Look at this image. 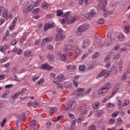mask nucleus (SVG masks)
Instances as JSON below:
<instances>
[{
    "label": "nucleus",
    "instance_id": "nucleus-1",
    "mask_svg": "<svg viewBox=\"0 0 130 130\" xmlns=\"http://www.w3.org/2000/svg\"><path fill=\"white\" fill-rule=\"evenodd\" d=\"M70 14L71 12H70L66 13V21L69 25H71L73 24V23H75L76 19V16H72Z\"/></svg>",
    "mask_w": 130,
    "mask_h": 130
},
{
    "label": "nucleus",
    "instance_id": "nucleus-2",
    "mask_svg": "<svg viewBox=\"0 0 130 130\" xmlns=\"http://www.w3.org/2000/svg\"><path fill=\"white\" fill-rule=\"evenodd\" d=\"M107 4V1L103 0L100 2V5H99V7H100L101 9H103L104 10V17H107V15H111V14H112V13H111L110 11H107V10H106L105 9H104L105 7H106Z\"/></svg>",
    "mask_w": 130,
    "mask_h": 130
},
{
    "label": "nucleus",
    "instance_id": "nucleus-3",
    "mask_svg": "<svg viewBox=\"0 0 130 130\" xmlns=\"http://www.w3.org/2000/svg\"><path fill=\"white\" fill-rule=\"evenodd\" d=\"M67 107L70 108L72 111L75 110L77 108V102L76 101L70 100L67 103Z\"/></svg>",
    "mask_w": 130,
    "mask_h": 130
},
{
    "label": "nucleus",
    "instance_id": "nucleus-4",
    "mask_svg": "<svg viewBox=\"0 0 130 130\" xmlns=\"http://www.w3.org/2000/svg\"><path fill=\"white\" fill-rule=\"evenodd\" d=\"M90 28V25L89 24H83L78 26V31L79 33L85 32L86 30H88Z\"/></svg>",
    "mask_w": 130,
    "mask_h": 130
},
{
    "label": "nucleus",
    "instance_id": "nucleus-5",
    "mask_svg": "<svg viewBox=\"0 0 130 130\" xmlns=\"http://www.w3.org/2000/svg\"><path fill=\"white\" fill-rule=\"evenodd\" d=\"M77 97H81L82 96H86V91L83 88H79L77 90V94H75Z\"/></svg>",
    "mask_w": 130,
    "mask_h": 130
},
{
    "label": "nucleus",
    "instance_id": "nucleus-6",
    "mask_svg": "<svg viewBox=\"0 0 130 130\" xmlns=\"http://www.w3.org/2000/svg\"><path fill=\"white\" fill-rule=\"evenodd\" d=\"M97 15V13L95 12V10L94 9H92L89 13H86L85 14V17L87 18V19H88V20H91L93 17H95Z\"/></svg>",
    "mask_w": 130,
    "mask_h": 130
},
{
    "label": "nucleus",
    "instance_id": "nucleus-7",
    "mask_svg": "<svg viewBox=\"0 0 130 130\" xmlns=\"http://www.w3.org/2000/svg\"><path fill=\"white\" fill-rule=\"evenodd\" d=\"M80 110L79 111L81 112L82 114H86L87 113V105L85 104H81L79 106Z\"/></svg>",
    "mask_w": 130,
    "mask_h": 130
},
{
    "label": "nucleus",
    "instance_id": "nucleus-8",
    "mask_svg": "<svg viewBox=\"0 0 130 130\" xmlns=\"http://www.w3.org/2000/svg\"><path fill=\"white\" fill-rule=\"evenodd\" d=\"M110 74V72H108L106 70H104L102 72H100L98 75L99 78H101L103 77V76H105L106 78H107L108 77L109 75Z\"/></svg>",
    "mask_w": 130,
    "mask_h": 130
},
{
    "label": "nucleus",
    "instance_id": "nucleus-9",
    "mask_svg": "<svg viewBox=\"0 0 130 130\" xmlns=\"http://www.w3.org/2000/svg\"><path fill=\"white\" fill-rule=\"evenodd\" d=\"M55 25L54 24V23H47L44 26V29L45 31H47L48 29H51L52 28H53Z\"/></svg>",
    "mask_w": 130,
    "mask_h": 130
},
{
    "label": "nucleus",
    "instance_id": "nucleus-10",
    "mask_svg": "<svg viewBox=\"0 0 130 130\" xmlns=\"http://www.w3.org/2000/svg\"><path fill=\"white\" fill-rule=\"evenodd\" d=\"M36 124H37V121L36 120H33L32 123L29 124V129L37 130Z\"/></svg>",
    "mask_w": 130,
    "mask_h": 130
},
{
    "label": "nucleus",
    "instance_id": "nucleus-11",
    "mask_svg": "<svg viewBox=\"0 0 130 130\" xmlns=\"http://www.w3.org/2000/svg\"><path fill=\"white\" fill-rule=\"evenodd\" d=\"M73 50H75V54L77 55H80L82 52H81V49L79 48L77 46H73Z\"/></svg>",
    "mask_w": 130,
    "mask_h": 130
},
{
    "label": "nucleus",
    "instance_id": "nucleus-12",
    "mask_svg": "<svg viewBox=\"0 0 130 130\" xmlns=\"http://www.w3.org/2000/svg\"><path fill=\"white\" fill-rule=\"evenodd\" d=\"M90 45V40H84L82 43V47L83 48H86V47H88Z\"/></svg>",
    "mask_w": 130,
    "mask_h": 130
},
{
    "label": "nucleus",
    "instance_id": "nucleus-13",
    "mask_svg": "<svg viewBox=\"0 0 130 130\" xmlns=\"http://www.w3.org/2000/svg\"><path fill=\"white\" fill-rule=\"evenodd\" d=\"M57 54L59 55L60 60H62V61H64L66 60V54H61V52L58 51Z\"/></svg>",
    "mask_w": 130,
    "mask_h": 130
},
{
    "label": "nucleus",
    "instance_id": "nucleus-14",
    "mask_svg": "<svg viewBox=\"0 0 130 130\" xmlns=\"http://www.w3.org/2000/svg\"><path fill=\"white\" fill-rule=\"evenodd\" d=\"M106 93H107V91L104 87L100 88L98 91L99 95H103V94H105Z\"/></svg>",
    "mask_w": 130,
    "mask_h": 130
},
{
    "label": "nucleus",
    "instance_id": "nucleus-15",
    "mask_svg": "<svg viewBox=\"0 0 130 130\" xmlns=\"http://www.w3.org/2000/svg\"><path fill=\"white\" fill-rule=\"evenodd\" d=\"M64 36L57 34L56 35L55 40L56 41H58L59 40H60L61 41L62 40H64Z\"/></svg>",
    "mask_w": 130,
    "mask_h": 130
},
{
    "label": "nucleus",
    "instance_id": "nucleus-16",
    "mask_svg": "<svg viewBox=\"0 0 130 130\" xmlns=\"http://www.w3.org/2000/svg\"><path fill=\"white\" fill-rule=\"evenodd\" d=\"M105 89L107 90V92L109 90V89L111 88V84L109 82L106 83L105 85L103 87Z\"/></svg>",
    "mask_w": 130,
    "mask_h": 130
},
{
    "label": "nucleus",
    "instance_id": "nucleus-17",
    "mask_svg": "<svg viewBox=\"0 0 130 130\" xmlns=\"http://www.w3.org/2000/svg\"><path fill=\"white\" fill-rule=\"evenodd\" d=\"M42 68L44 70H48V71H50V70L52 69V67H51V66H49L48 64L45 63L42 65Z\"/></svg>",
    "mask_w": 130,
    "mask_h": 130
},
{
    "label": "nucleus",
    "instance_id": "nucleus-18",
    "mask_svg": "<svg viewBox=\"0 0 130 130\" xmlns=\"http://www.w3.org/2000/svg\"><path fill=\"white\" fill-rule=\"evenodd\" d=\"M32 10H33V5H30L27 8V9L26 10L23 11L24 14L25 15H27V14H28V12H31V11H32Z\"/></svg>",
    "mask_w": 130,
    "mask_h": 130
},
{
    "label": "nucleus",
    "instance_id": "nucleus-19",
    "mask_svg": "<svg viewBox=\"0 0 130 130\" xmlns=\"http://www.w3.org/2000/svg\"><path fill=\"white\" fill-rule=\"evenodd\" d=\"M100 105V102H95L94 103V104H92V108L93 109H97L98 108H99Z\"/></svg>",
    "mask_w": 130,
    "mask_h": 130
},
{
    "label": "nucleus",
    "instance_id": "nucleus-20",
    "mask_svg": "<svg viewBox=\"0 0 130 130\" xmlns=\"http://www.w3.org/2000/svg\"><path fill=\"white\" fill-rule=\"evenodd\" d=\"M118 38L120 41H123L125 39L124 37V35L123 33L120 32L118 36Z\"/></svg>",
    "mask_w": 130,
    "mask_h": 130
},
{
    "label": "nucleus",
    "instance_id": "nucleus-21",
    "mask_svg": "<svg viewBox=\"0 0 130 130\" xmlns=\"http://www.w3.org/2000/svg\"><path fill=\"white\" fill-rule=\"evenodd\" d=\"M77 122V119H75L73 120L72 122L71 128L70 130H74L75 129V127H76V123Z\"/></svg>",
    "mask_w": 130,
    "mask_h": 130
},
{
    "label": "nucleus",
    "instance_id": "nucleus-22",
    "mask_svg": "<svg viewBox=\"0 0 130 130\" xmlns=\"http://www.w3.org/2000/svg\"><path fill=\"white\" fill-rule=\"evenodd\" d=\"M123 123V120L121 119V118H118L117 119V122H116V124L117 125H121Z\"/></svg>",
    "mask_w": 130,
    "mask_h": 130
},
{
    "label": "nucleus",
    "instance_id": "nucleus-23",
    "mask_svg": "<svg viewBox=\"0 0 130 130\" xmlns=\"http://www.w3.org/2000/svg\"><path fill=\"white\" fill-rule=\"evenodd\" d=\"M8 14H9V11H8V9H6L2 13V17L7 19L8 18Z\"/></svg>",
    "mask_w": 130,
    "mask_h": 130
},
{
    "label": "nucleus",
    "instance_id": "nucleus-24",
    "mask_svg": "<svg viewBox=\"0 0 130 130\" xmlns=\"http://www.w3.org/2000/svg\"><path fill=\"white\" fill-rule=\"evenodd\" d=\"M53 39L52 37H47L44 39V41H45V42H50V41H52Z\"/></svg>",
    "mask_w": 130,
    "mask_h": 130
},
{
    "label": "nucleus",
    "instance_id": "nucleus-25",
    "mask_svg": "<svg viewBox=\"0 0 130 130\" xmlns=\"http://www.w3.org/2000/svg\"><path fill=\"white\" fill-rule=\"evenodd\" d=\"M50 108V111L51 113H55L58 110V109L56 107H51Z\"/></svg>",
    "mask_w": 130,
    "mask_h": 130
},
{
    "label": "nucleus",
    "instance_id": "nucleus-26",
    "mask_svg": "<svg viewBox=\"0 0 130 130\" xmlns=\"http://www.w3.org/2000/svg\"><path fill=\"white\" fill-rule=\"evenodd\" d=\"M117 91H118V86L114 87V88H113V92H112L110 96H111V97H112V96H113V95H114V94H115L116 93V92H117Z\"/></svg>",
    "mask_w": 130,
    "mask_h": 130
},
{
    "label": "nucleus",
    "instance_id": "nucleus-27",
    "mask_svg": "<svg viewBox=\"0 0 130 130\" xmlns=\"http://www.w3.org/2000/svg\"><path fill=\"white\" fill-rule=\"evenodd\" d=\"M44 83V78H41L39 81L36 82V85H42Z\"/></svg>",
    "mask_w": 130,
    "mask_h": 130
},
{
    "label": "nucleus",
    "instance_id": "nucleus-28",
    "mask_svg": "<svg viewBox=\"0 0 130 130\" xmlns=\"http://www.w3.org/2000/svg\"><path fill=\"white\" fill-rule=\"evenodd\" d=\"M56 80H58L59 81H62L63 80V74H60L57 76Z\"/></svg>",
    "mask_w": 130,
    "mask_h": 130
},
{
    "label": "nucleus",
    "instance_id": "nucleus-29",
    "mask_svg": "<svg viewBox=\"0 0 130 130\" xmlns=\"http://www.w3.org/2000/svg\"><path fill=\"white\" fill-rule=\"evenodd\" d=\"M49 6V4H48V3H46V2H44L42 4V8L43 9H47L48 8V6Z\"/></svg>",
    "mask_w": 130,
    "mask_h": 130
},
{
    "label": "nucleus",
    "instance_id": "nucleus-30",
    "mask_svg": "<svg viewBox=\"0 0 130 130\" xmlns=\"http://www.w3.org/2000/svg\"><path fill=\"white\" fill-rule=\"evenodd\" d=\"M111 95H110V96H106V97H105L104 98V99L102 100V102L103 103H106V102H107V101H108V99H110V98H111Z\"/></svg>",
    "mask_w": 130,
    "mask_h": 130
},
{
    "label": "nucleus",
    "instance_id": "nucleus-31",
    "mask_svg": "<svg viewBox=\"0 0 130 130\" xmlns=\"http://www.w3.org/2000/svg\"><path fill=\"white\" fill-rule=\"evenodd\" d=\"M127 79V73L125 72L121 77L122 81H125Z\"/></svg>",
    "mask_w": 130,
    "mask_h": 130
},
{
    "label": "nucleus",
    "instance_id": "nucleus-32",
    "mask_svg": "<svg viewBox=\"0 0 130 130\" xmlns=\"http://www.w3.org/2000/svg\"><path fill=\"white\" fill-rule=\"evenodd\" d=\"M128 104H129V101H128L127 100H125L124 102V103L122 104V106L123 107H125L127 106V105H128Z\"/></svg>",
    "mask_w": 130,
    "mask_h": 130
},
{
    "label": "nucleus",
    "instance_id": "nucleus-33",
    "mask_svg": "<svg viewBox=\"0 0 130 130\" xmlns=\"http://www.w3.org/2000/svg\"><path fill=\"white\" fill-rule=\"evenodd\" d=\"M122 104V102L121 101V100H119L117 103V108H118V109H121Z\"/></svg>",
    "mask_w": 130,
    "mask_h": 130
},
{
    "label": "nucleus",
    "instance_id": "nucleus-34",
    "mask_svg": "<svg viewBox=\"0 0 130 130\" xmlns=\"http://www.w3.org/2000/svg\"><path fill=\"white\" fill-rule=\"evenodd\" d=\"M114 104L109 102L106 104V107L107 108H110V107H114Z\"/></svg>",
    "mask_w": 130,
    "mask_h": 130
},
{
    "label": "nucleus",
    "instance_id": "nucleus-35",
    "mask_svg": "<svg viewBox=\"0 0 130 130\" xmlns=\"http://www.w3.org/2000/svg\"><path fill=\"white\" fill-rule=\"evenodd\" d=\"M20 96V94H19V92L16 93L14 94V95H12L11 96V98L13 100H15L16 99L18 98Z\"/></svg>",
    "mask_w": 130,
    "mask_h": 130
},
{
    "label": "nucleus",
    "instance_id": "nucleus-36",
    "mask_svg": "<svg viewBox=\"0 0 130 130\" xmlns=\"http://www.w3.org/2000/svg\"><path fill=\"white\" fill-rule=\"evenodd\" d=\"M20 96V94H19V92L16 93L14 94V95H12L11 96V98L13 100H15L16 99L18 98Z\"/></svg>",
    "mask_w": 130,
    "mask_h": 130
},
{
    "label": "nucleus",
    "instance_id": "nucleus-37",
    "mask_svg": "<svg viewBox=\"0 0 130 130\" xmlns=\"http://www.w3.org/2000/svg\"><path fill=\"white\" fill-rule=\"evenodd\" d=\"M126 33H129L130 25H126L124 27Z\"/></svg>",
    "mask_w": 130,
    "mask_h": 130
},
{
    "label": "nucleus",
    "instance_id": "nucleus-38",
    "mask_svg": "<svg viewBox=\"0 0 130 130\" xmlns=\"http://www.w3.org/2000/svg\"><path fill=\"white\" fill-rule=\"evenodd\" d=\"M99 52H95V54L92 56V58L93 59H96V58L99 56Z\"/></svg>",
    "mask_w": 130,
    "mask_h": 130
},
{
    "label": "nucleus",
    "instance_id": "nucleus-39",
    "mask_svg": "<svg viewBox=\"0 0 130 130\" xmlns=\"http://www.w3.org/2000/svg\"><path fill=\"white\" fill-rule=\"evenodd\" d=\"M62 14H63V12L62 11H60V10H58L57 11L56 16H57V17H61V15H62Z\"/></svg>",
    "mask_w": 130,
    "mask_h": 130
},
{
    "label": "nucleus",
    "instance_id": "nucleus-40",
    "mask_svg": "<svg viewBox=\"0 0 130 130\" xmlns=\"http://www.w3.org/2000/svg\"><path fill=\"white\" fill-rule=\"evenodd\" d=\"M31 51H26L24 52V56L25 57H29L31 56Z\"/></svg>",
    "mask_w": 130,
    "mask_h": 130
},
{
    "label": "nucleus",
    "instance_id": "nucleus-41",
    "mask_svg": "<svg viewBox=\"0 0 130 130\" xmlns=\"http://www.w3.org/2000/svg\"><path fill=\"white\" fill-rule=\"evenodd\" d=\"M18 119L19 120H25L26 119V116L24 115H20L18 116Z\"/></svg>",
    "mask_w": 130,
    "mask_h": 130
},
{
    "label": "nucleus",
    "instance_id": "nucleus-42",
    "mask_svg": "<svg viewBox=\"0 0 130 130\" xmlns=\"http://www.w3.org/2000/svg\"><path fill=\"white\" fill-rule=\"evenodd\" d=\"M26 91H27V89L22 88V91L18 92L19 94L21 95V96H23V95H24V94H25V92H26Z\"/></svg>",
    "mask_w": 130,
    "mask_h": 130
},
{
    "label": "nucleus",
    "instance_id": "nucleus-43",
    "mask_svg": "<svg viewBox=\"0 0 130 130\" xmlns=\"http://www.w3.org/2000/svg\"><path fill=\"white\" fill-rule=\"evenodd\" d=\"M57 32L58 35H62V33H63V30L62 29L60 28H57Z\"/></svg>",
    "mask_w": 130,
    "mask_h": 130
},
{
    "label": "nucleus",
    "instance_id": "nucleus-44",
    "mask_svg": "<svg viewBox=\"0 0 130 130\" xmlns=\"http://www.w3.org/2000/svg\"><path fill=\"white\" fill-rule=\"evenodd\" d=\"M47 57L48 58V60H49V61H51L53 60L54 56H53L52 55L49 54L47 55Z\"/></svg>",
    "mask_w": 130,
    "mask_h": 130
},
{
    "label": "nucleus",
    "instance_id": "nucleus-45",
    "mask_svg": "<svg viewBox=\"0 0 130 130\" xmlns=\"http://www.w3.org/2000/svg\"><path fill=\"white\" fill-rule=\"evenodd\" d=\"M110 60V55H108L105 58L104 61H105V62H109Z\"/></svg>",
    "mask_w": 130,
    "mask_h": 130
},
{
    "label": "nucleus",
    "instance_id": "nucleus-46",
    "mask_svg": "<svg viewBox=\"0 0 130 130\" xmlns=\"http://www.w3.org/2000/svg\"><path fill=\"white\" fill-rule=\"evenodd\" d=\"M95 115H96V116H98V117H101V116H102V111H98L95 113Z\"/></svg>",
    "mask_w": 130,
    "mask_h": 130
},
{
    "label": "nucleus",
    "instance_id": "nucleus-47",
    "mask_svg": "<svg viewBox=\"0 0 130 130\" xmlns=\"http://www.w3.org/2000/svg\"><path fill=\"white\" fill-rule=\"evenodd\" d=\"M66 51H71L72 50V45H68L66 46Z\"/></svg>",
    "mask_w": 130,
    "mask_h": 130
},
{
    "label": "nucleus",
    "instance_id": "nucleus-48",
    "mask_svg": "<svg viewBox=\"0 0 130 130\" xmlns=\"http://www.w3.org/2000/svg\"><path fill=\"white\" fill-rule=\"evenodd\" d=\"M84 116H80L78 119H77V123H80V122H81V121H83V120L84 119Z\"/></svg>",
    "mask_w": 130,
    "mask_h": 130
},
{
    "label": "nucleus",
    "instance_id": "nucleus-49",
    "mask_svg": "<svg viewBox=\"0 0 130 130\" xmlns=\"http://www.w3.org/2000/svg\"><path fill=\"white\" fill-rule=\"evenodd\" d=\"M39 11H40V8L35 9L32 11V13L33 14H38V12H39Z\"/></svg>",
    "mask_w": 130,
    "mask_h": 130
},
{
    "label": "nucleus",
    "instance_id": "nucleus-50",
    "mask_svg": "<svg viewBox=\"0 0 130 130\" xmlns=\"http://www.w3.org/2000/svg\"><path fill=\"white\" fill-rule=\"evenodd\" d=\"M89 130H95L96 129V125H91L88 127Z\"/></svg>",
    "mask_w": 130,
    "mask_h": 130
},
{
    "label": "nucleus",
    "instance_id": "nucleus-51",
    "mask_svg": "<svg viewBox=\"0 0 130 130\" xmlns=\"http://www.w3.org/2000/svg\"><path fill=\"white\" fill-rule=\"evenodd\" d=\"M115 123V119L111 118L109 121V123H110V124H114Z\"/></svg>",
    "mask_w": 130,
    "mask_h": 130
},
{
    "label": "nucleus",
    "instance_id": "nucleus-52",
    "mask_svg": "<svg viewBox=\"0 0 130 130\" xmlns=\"http://www.w3.org/2000/svg\"><path fill=\"white\" fill-rule=\"evenodd\" d=\"M60 81H59L58 79H56V78H55L54 80L53 81V83H55L56 85H59V83H60Z\"/></svg>",
    "mask_w": 130,
    "mask_h": 130
},
{
    "label": "nucleus",
    "instance_id": "nucleus-53",
    "mask_svg": "<svg viewBox=\"0 0 130 130\" xmlns=\"http://www.w3.org/2000/svg\"><path fill=\"white\" fill-rule=\"evenodd\" d=\"M73 84L75 87H78V86H79V82H78L77 80H74L73 81Z\"/></svg>",
    "mask_w": 130,
    "mask_h": 130
},
{
    "label": "nucleus",
    "instance_id": "nucleus-54",
    "mask_svg": "<svg viewBox=\"0 0 130 130\" xmlns=\"http://www.w3.org/2000/svg\"><path fill=\"white\" fill-rule=\"evenodd\" d=\"M63 117V116H58L57 118L54 120V122L58 121L60 119H61Z\"/></svg>",
    "mask_w": 130,
    "mask_h": 130
},
{
    "label": "nucleus",
    "instance_id": "nucleus-55",
    "mask_svg": "<svg viewBox=\"0 0 130 130\" xmlns=\"http://www.w3.org/2000/svg\"><path fill=\"white\" fill-rule=\"evenodd\" d=\"M68 115L70 117V118H71V119H74V118H75V115H74L71 113H69L68 114Z\"/></svg>",
    "mask_w": 130,
    "mask_h": 130
},
{
    "label": "nucleus",
    "instance_id": "nucleus-56",
    "mask_svg": "<svg viewBox=\"0 0 130 130\" xmlns=\"http://www.w3.org/2000/svg\"><path fill=\"white\" fill-rule=\"evenodd\" d=\"M104 19L103 18H100L99 20H98V23L99 24H104Z\"/></svg>",
    "mask_w": 130,
    "mask_h": 130
},
{
    "label": "nucleus",
    "instance_id": "nucleus-57",
    "mask_svg": "<svg viewBox=\"0 0 130 130\" xmlns=\"http://www.w3.org/2000/svg\"><path fill=\"white\" fill-rule=\"evenodd\" d=\"M5 9L3 7H0V16H2V14H3L5 11Z\"/></svg>",
    "mask_w": 130,
    "mask_h": 130
},
{
    "label": "nucleus",
    "instance_id": "nucleus-58",
    "mask_svg": "<svg viewBox=\"0 0 130 130\" xmlns=\"http://www.w3.org/2000/svg\"><path fill=\"white\" fill-rule=\"evenodd\" d=\"M6 121H7V119H4L3 121H2L1 123V126H5V123H6Z\"/></svg>",
    "mask_w": 130,
    "mask_h": 130
},
{
    "label": "nucleus",
    "instance_id": "nucleus-59",
    "mask_svg": "<svg viewBox=\"0 0 130 130\" xmlns=\"http://www.w3.org/2000/svg\"><path fill=\"white\" fill-rule=\"evenodd\" d=\"M79 70L81 71V72L85 71V66L84 65L80 66Z\"/></svg>",
    "mask_w": 130,
    "mask_h": 130
},
{
    "label": "nucleus",
    "instance_id": "nucleus-60",
    "mask_svg": "<svg viewBox=\"0 0 130 130\" xmlns=\"http://www.w3.org/2000/svg\"><path fill=\"white\" fill-rule=\"evenodd\" d=\"M25 39H26V35H23L20 40V42H21V43H23V42L25 41Z\"/></svg>",
    "mask_w": 130,
    "mask_h": 130
},
{
    "label": "nucleus",
    "instance_id": "nucleus-61",
    "mask_svg": "<svg viewBox=\"0 0 130 130\" xmlns=\"http://www.w3.org/2000/svg\"><path fill=\"white\" fill-rule=\"evenodd\" d=\"M103 45V42L102 41H100L98 44V47H102V45Z\"/></svg>",
    "mask_w": 130,
    "mask_h": 130
},
{
    "label": "nucleus",
    "instance_id": "nucleus-62",
    "mask_svg": "<svg viewBox=\"0 0 130 130\" xmlns=\"http://www.w3.org/2000/svg\"><path fill=\"white\" fill-rule=\"evenodd\" d=\"M61 23L62 24V25H63V27L66 26L64 25V24H66V18H64L61 20Z\"/></svg>",
    "mask_w": 130,
    "mask_h": 130
},
{
    "label": "nucleus",
    "instance_id": "nucleus-63",
    "mask_svg": "<svg viewBox=\"0 0 130 130\" xmlns=\"http://www.w3.org/2000/svg\"><path fill=\"white\" fill-rule=\"evenodd\" d=\"M52 17H53V14H50L47 15L45 18L46 19H49L50 18H52Z\"/></svg>",
    "mask_w": 130,
    "mask_h": 130
},
{
    "label": "nucleus",
    "instance_id": "nucleus-64",
    "mask_svg": "<svg viewBox=\"0 0 130 130\" xmlns=\"http://www.w3.org/2000/svg\"><path fill=\"white\" fill-rule=\"evenodd\" d=\"M17 40H14L12 42H11V45L12 46H15L16 45V44H17Z\"/></svg>",
    "mask_w": 130,
    "mask_h": 130
}]
</instances>
